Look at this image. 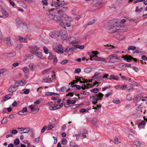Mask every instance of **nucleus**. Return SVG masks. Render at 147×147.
<instances>
[{
  "label": "nucleus",
  "mask_w": 147,
  "mask_h": 147,
  "mask_svg": "<svg viewBox=\"0 0 147 147\" xmlns=\"http://www.w3.org/2000/svg\"><path fill=\"white\" fill-rule=\"evenodd\" d=\"M54 10H56V9H52L47 12V15L48 17L50 19L58 21L59 24L61 25H63L64 23L63 21L61 19V17L55 15L54 12L53 11Z\"/></svg>",
  "instance_id": "f257e3e1"
},
{
  "label": "nucleus",
  "mask_w": 147,
  "mask_h": 147,
  "mask_svg": "<svg viewBox=\"0 0 147 147\" xmlns=\"http://www.w3.org/2000/svg\"><path fill=\"white\" fill-rule=\"evenodd\" d=\"M104 94L101 92H99L98 94L95 95L91 96L90 98V100L94 104H96L98 100H101L102 98L103 97Z\"/></svg>",
  "instance_id": "f03ea898"
},
{
  "label": "nucleus",
  "mask_w": 147,
  "mask_h": 147,
  "mask_svg": "<svg viewBox=\"0 0 147 147\" xmlns=\"http://www.w3.org/2000/svg\"><path fill=\"white\" fill-rule=\"evenodd\" d=\"M53 49L54 52L59 54H62L63 52V49L62 45L57 44L53 45Z\"/></svg>",
  "instance_id": "7ed1b4c3"
},
{
  "label": "nucleus",
  "mask_w": 147,
  "mask_h": 147,
  "mask_svg": "<svg viewBox=\"0 0 147 147\" xmlns=\"http://www.w3.org/2000/svg\"><path fill=\"white\" fill-rule=\"evenodd\" d=\"M64 5V1H60L59 0H53L52 1L51 5L55 7H62Z\"/></svg>",
  "instance_id": "20e7f679"
},
{
  "label": "nucleus",
  "mask_w": 147,
  "mask_h": 147,
  "mask_svg": "<svg viewBox=\"0 0 147 147\" xmlns=\"http://www.w3.org/2000/svg\"><path fill=\"white\" fill-rule=\"evenodd\" d=\"M127 30V28L124 26H120L116 28L113 32H123L126 31Z\"/></svg>",
  "instance_id": "39448f33"
},
{
  "label": "nucleus",
  "mask_w": 147,
  "mask_h": 147,
  "mask_svg": "<svg viewBox=\"0 0 147 147\" xmlns=\"http://www.w3.org/2000/svg\"><path fill=\"white\" fill-rule=\"evenodd\" d=\"M68 41L70 44H72L74 47L76 44L79 43V42L74 37H70L69 38Z\"/></svg>",
  "instance_id": "423d86ee"
},
{
  "label": "nucleus",
  "mask_w": 147,
  "mask_h": 147,
  "mask_svg": "<svg viewBox=\"0 0 147 147\" xmlns=\"http://www.w3.org/2000/svg\"><path fill=\"white\" fill-rule=\"evenodd\" d=\"M109 62L110 63H113L115 61L116 59L118 60L120 59L116 54H111L109 56Z\"/></svg>",
  "instance_id": "0eeeda50"
},
{
  "label": "nucleus",
  "mask_w": 147,
  "mask_h": 147,
  "mask_svg": "<svg viewBox=\"0 0 147 147\" xmlns=\"http://www.w3.org/2000/svg\"><path fill=\"white\" fill-rule=\"evenodd\" d=\"M35 105L34 104L32 105L29 106L28 108L30 109L32 113L33 114H35L37 113L39 110V108L36 109L35 108Z\"/></svg>",
  "instance_id": "6e6552de"
},
{
  "label": "nucleus",
  "mask_w": 147,
  "mask_h": 147,
  "mask_svg": "<svg viewBox=\"0 0 147 147\" xmlns=\"http://www.w3.org/2000/svg\"><path fill=\"white\" fill-rule=\"evenodd\" d=\"M59 35L62 39L64 40L66 39L67 36V34L66 30L61 31L59 33Z\"/></svg>",
  "instance_id": "1a4fd4ad"
},
{
  "label": "nucleus",
  "mask_w": 147,
  "mask_h": 147,
  "mask_svg": "<svg viewBox=\"0 0 147 147\" xmlns=\"http://www.w3.org/2000/svg\"><path fill=\"white\" fill-rule=\"evenodd\" d=\"M1 11L3 14V17L4 18H6L8 17L9 16L8 13L5 11L4 7L1 6Z\"/></svg>",
  "instance_id": "9d476101"
},
{
  "label": "nucleus",
  "mask_w": 147,
  "mask_h": 147,
  "mask_svg": "<svg viewBox=\"0 0 147 147\" xmlns=\"http://www.w3.org/2000/svg\"><path fill=\"white\" fill-rule=\"evenodd\" d=\"M32 53L36 55L38 57L40 58V59H42L45 60H46V59L45 58H42L43 55L42 53L40 52L37 51L36 52H32Z\"/></svg>",
  "instance_id": "9b49d317"
},
{
  "label": "nucleus",
  "mask_w": 147,
  "mask_h": 147,
  "mask_svg": "<svg viewBox=\"0 0 147 147\" xmlns=\"http://www.w3.org/2000/svg\"><path fill=\"white\" fill-rule=\"evenodd\" d=\"M122 58H123L125 60H126L127 61L129 62L131 61V60L132 59L133 57L130 55H126L125 56H123Z\"/></svg>",
  "instance_id": "f8f14e48"
},
{
  "label": "nucleus",
  "mask_w": 147,
  "mask_h": 147,
  "mask_svg": "<svg viewBox=\"0 0 147 147\" xmlns=\"http://www.w3.org/2000/svg\"><path fill=\"white\" fill-rule=\"evenodd\" d=\"M49 36L51 38L55 39L58 37L59 35L57 32H52L50 33Z\"/></svg>",
  "instance_id": "ddd939ff"
},
{
  "label": "nucleus",
  "mask_w": 147,
  "mask_h": 147,
  "mask_svg": "<svg viewBox=\"0 0 147 147\" xmlns=\"http://www.w3.org/2000/svg\"><path fill=\"white\" fill-rule=\"evenodd\" d=\"M19 28L20 30L22 31H27L28 30L27 26L25 24H24Z\"/></svg>",
  "instance_id": "4468645a"
},
{
  "label": "nucleus",
  "mask_w": 147,
  "mask_h": 147,
  "mask_svg": "<svg viewBox=\"0 0 147 147\" xmlns=\"http://www.w3.org/2000/svg\"><path fill=\"white\" fill-rule=\"evenodd\" d=\"M17 87L16 85L12 86L9 88L8 90L11 92H14L17 90Z\"/></svg>",
  "instance_id": "2eb2a0df"
},
{
  "label": "nucleus",
  "mask_w": 147,
  "mask_h": 147,
  "mask_svg": "<svg viewBox=\"0 0 147 147\" xmlns=\"http://www.w3.org/2000/svg\"><path fill=\"white\" fill-rule=\"evenodd\" d=\"M61 17L64 18L65 20L67 21H70L72 20V18L71 17L69 16L66 14H63L61 16Z\"/></svg>",
  "instance_id": "dca6fc26"
},
{
  "label": "nucleus",
  "mask_w": 147,
  "mask_h": 147,
  "mask_svg": "<svg viewBox=\"0 0 147 147\" xmlns=\"http://www.w3.org/2000/svg\"><path fill=\"white\" fill-rule=\"evenodd\" d=\"M16 53L14 52H11L9 53H5L4 55L9 57H12L15 56Z\"/></svg>",
  "instance_id": "f3484780"
},
{
  "label": "nucleus",
  "mask_w": 147,
  "mask_h": 147,
  "mask_svg": "<svg viewBox=\"0 0 147 147\" xmlns=\"http://www.w3.org/2000/svg\"><path fill=\"white\" fill-rule=\"evenodd\" d=\"M108 79L110 80L113 79L114 80H119V78L117 76L112 75L110 76Z\"/></svg>",
  "instance_id": "a211bd4d"
},
{
  "label": "nucleus",
  "mask_w": 147,
  "mask_h": 147,
  "mask_svg": "<svg viewBox=\"0 0 147 147\" xmlns=\"http://www.w3.org/2000/svg\"><path fill=\"white\" fill-rule=\"evenodd\" d=\"M11 97V94H8L6 95L3 98L1 102H4L9 99Z\"/></svg>",
  "instance_id": "6ab92c4d"
},
{
  "label": "nucleus",
  "mask_w": 147,
  "mask_h": 147,
  "mask_svg": "<svg viewBox=\"0 0 147 147\" xmlns=\"http://www.w3.org/2000/svg\"><path fill=\"white\" fill-rule=\"evenodd\" d=\"M39 49V48L36 46H34L32 47L31 49L30 52L32 53V52H36L37 51H38Z\"/></svg>",
  "instance_id": "aec40b11"
},
{
  "label": "nucleus",
  "mask_w": 147,
  "mask_h": 147,
  "mask_svg": "<svg viewBox=\"0 0 147 147\" xmlns=\"http://www.w3.org/2000/svg\"><path fill=\"white\" fill-rule=\"evenodd\" d=\"M16 22L19 28L24 24V23L22 22L21 20L19 18L17 19Z\"/></svg>",
  "instance_id": "412c9836"
},
{
  "label": "nucleus",
  "mask_w": 147,
  "mask_h": 147,
  "mask_svg": "<svg viewBox=\"0 0 147 147\" xmlns=\"http://www.w3.org/2000/svg\"><path fill=\"white\" fill-rule=\"evenodd\" d=\"M104 46H107V47H106V48L109 50H111L113 49H115L116 48L114 46L112 45H111L107 44L106 45H104Z\"/></svg>",
  "instance_id": "4be33fe9"
},
{
  "label": "nucleus",
  "mask_w": 147,
  "mask_h": 147,
  "mask_svg": "<svg viewBox=\"0 0 147 147\" xmlns=\"http://www.w3.org/2000/svg\"><path fill=\"white\" fill-rule=\"evenodd\" d=\"M141 98L138 95L136 96L133 99V100L135 103L138 102L140 101Z\"/></svg>",
  "instance_id": "5701e85b"
},
{
  "label": "nucleus",
  "mask_w": 147,
  "mask_h": 147,
  "mask_svg": "<svg viewBox=\"0 0 147 147\" xmlns=\"http://www.w3.org/2000/svg\"><path fill=\"white\" fill-rule=\"evenodd\" d=\"M81 134L82 135L84 138L86 137V134H88V131L87 130L85 129H83L81 131Z\"/></svg>",
  "instance_id": "b1692460"
},
{
  "label": "nucleus",
  "mask_w": 147,
  "mask_h": 147,
  "mask_svg": "<svg viewBox=\"0 0 147 147\" xmlns=\"http://www.w3.org/2000/svg\"><path fill=\"white\" fill-rule=\"evenodd\" d=\"M30 131V129L28 128H25L23 130L20 131V134L26 133H28Z\"/></svg>",
  "instance_id": "393cba45"
},
{
  "label": "nucleus",
  "mask_w": 147,
  "mask_h": 147,
  "mask_svg": "<svg viewBox=\"0 0 147 147\" xmlns=\"http://www.w3.org/2000/svg\"><path fill=\"white\" fill-rule=\"evenodd\" d=\"M134 144L138 147H141L142 144L139 141H134Z\"/></svg>",
  "instance_id": "a878e982"
},
{
  "label": "nucleus",
  "mask_w": 147,
  "mask_h": 147,
  "mask_svg": "<svg viewBox=\"0 0 147 147\" xmlns=\"http://www.w3.org/2000/svg\"><path fill=\"white\" fill-rule=\"evenodd\" d=\"M76 101L75 100H71L70 98H69L67 100V103L68 105L71 104H73L75 103Z\"/></svg>",
  "instance_id": "bb28decb"
},
{
  "label": "nucleus",
  "mask_w": 147,
  "mask_h": 147,
  "mask_svg": "<svg viewBox=\"0 0 147 147\" xmlns=\"http://www.w3.org/2000/svg\"><path fill=\"white\" fill-rule=\"evenodd\" d=\"M27 83L26 80H22L19 81L18 83L21 86H23L25 85Z\"/></svg>",
  "instance_id": "cd10ccee"
},
{
  "label": "nucleus",
  "mask_w": 147,
  "mask_h": 147,
  "mask_svg": "<svg viewBox=\"0 0 147 147\" xmlns=\"http://www.w3.org/2000/svg\"><path fill=\"white\" fill-rule=\"evenodd\" d=\"M97 61H102L105 62L106 59L103 58L99 57L98 56L96 57V60Z\"/></svg>",
  "instance_id": "c85d7f7f"
},
{
  "label": "nucleus",
  "mask_w": 147,
  "mask_h": 147,
  "mask_svg": "<svg viewBox=\"0 0 147 147\" xmlns=\"http://www.w3.org/2000/svg\"><path fill=\"white\" fill-rule=\"evenodd\" d=\"M23 71L25 73H27L29 72V68L27 67H24L22 69Z\"/></svg>",
  "instance_id": "c756f323"
},
{
  "label": "nucleus",
  "mask_w": 147,
  "mask_h": 147,
  "mask_svg": "<svg viewBox=\"0 0 147 147\" xmlns=\"http://www.w3.org/2000/svg\"><path fill=\"white\" fill-rule=\"evenodd\" d=\"M8 120L6 117L4 118L2 120L1 124L2 125H4L6 124L8 122Z\"/></svg>",
  "instance_id": "7c9ffc66"
},
{
  "label": "nucleus",
  "mask_w": 147,
  "mask_h": 147,
  "mask_svg": "<svg viewBox=\"0 0 147 147\" xmlns=\"http://www.w3.org/2000/svg\"><path fill=\"white\" fill-rule=\"evenodd\" d=\"M74 47L76 48H79L80 49H83L84 48V46L83 45H79L77 44L75 45Z\"/></svg>",
  "instance_id": "2f4dec72"
},
{
  "label": "nucleus",
  "mask_w": 147,
  "mask_h": 147,
  "mask_svg": "<svg viewBox=\"0 0 147 147\" xmlns=\"http://www.w3.org/2000/svg\"><path fill=\"white\" fill-rule=\"evenodd\" d=\"M136 48L135 46H129L128 48V50H131L134 51L136 49Z\"/></svg>",
  "instance_id": "473e14b6"
},
{
  "label": "nucleus",
  "mask_w": 147,
  "mask_h": 147,
  "mask_svg": "<svg viewBox=\"0 0 147 147\" xmlns=\"http://www.w3.org/2000/svg\"><path fill=\"white\" fill-rule=\"evenodd\" d=\"M5 43H6L7 44L9 45H11V44L10 42V38H6V39L5 40Z\"/></svg>",
  "instance_id": "72a5a7b5"
},
{
  "label": "nucleus",
  "mask_w": 147,
  "mask_h": 147,
  "mask_svg": "<svg viewBox=\"0 0 147 147\" xmlns=\"http://www.w3.org/2000/svg\"><path fill=\"white\" fill-rule=\"evenodd\" d=\"M19 40L21 42H27V39L26 38H23L22 37H19Z\"/></svg>",
  "instance_id": "f704fd0d"
},
{
  "label": "nucleus",
  "mask_w": 147,
  "mask_h": 147,
  "mask_svg": "<svg viewBox=\"0 0 147 147\" xmlns=\"http://www.w3.org/2000/svg\"><path fill=\"white\" fill-rule=\"evenodd\" d=\"M54 125H49L47 126V130L48 131L54 127Z\"/></svg>",
  "instance_id": "c9c22d12"
},
{
  "label": "nucleus",
  "mask_w": 147,
  "mask_h": 147,
  "mask_svg": "<svg viewBox=\"0 0 147 147\" xmlns=\"http://www.w3.org/2000/svg\"><path fill=\"white\" fill-rule=\"evenodd\" d=\"M20 141L18 138H16L15 140L14 144L16 145H18L19 144Z\"/></svg>",
  "instance_id": "e433bc0d"
},
{
  "label": "nucleus",
  "mask_w": 147,
  "mask_h": 147,
  "mask_svg": "<svg viewBox=\"0 0 147 147\" xmlns=\"http://www.w3.org/2000/svg\"><path fill=\"white\" fill-rule=\"evenodd\" d=\"M33 66L34 65L33 63H31L29 65V67L31 71H33L34 70Z\"/></svg>",
  "instance_id": "4c0bfd02"
},
{
  "label": "nucleus",
  "mask_w": 147,
  "mask_h": 147,
  "mask_svg": "<svg viewBox=\"0 0 147 147\" xmlns=\"http://www.w3.org/2000/svg\"><path fill=\"white\" fill-rule=\"evenodd\" d=\"M80 80L79 81V82L81 83H85V82H87V81L86 80H85L82 77L80 78Z\"/></svg>",
  "instance_id": "58836bf2"
},
{
  "label": "nucleus",
  "mask_w": 147,
  "mask_h": 147,
  "mask_svg": "<svg viewBox=\"0 0 147 147\" xmlns=\"http://www.w3.org/2000/svg\"><path fill=\"white\" fill-rule=\"evenodd\" d=\"M67 142V140L65 138H63L62 141V144L63 145H66Z\"/></svg>",
  "instance_id": "ea45409f"
},
{
  "label": "nucleus",
  "mask_w": 147,
  "mask_h": 147,
  "mask_svg": "<svg viewBox=\"0 0 147 147\" xmlns=\"http://www.w3.org/2000/svg\"><path fill=\"white\" fill-rule=\"evenodd\" d=\"M91 71V69L90 68H85L84 69V71L86 73H88Z\"/></svg>",
  "instance_id": "a19ab883"
},
{
  "label": "nucleus",
  "mask_w": 147,
  "mask_h": 147,
  "mask_svg": "<svg viewBox=\"0 0 147 147\" xmlns=\"http://www.w3.org/2000/svg\"><path fill=\"white\" fill-rule=\"evenodd\" d=\"M120 142H119V140L118 138L116 137L114 139V143L116 144H118L119 143H120Z\"/></svg>",
  "instance_id": "79ce46f5"
},
{
  "label": "nucleus",
  "mask_w": 147,
  "mask_h": 147,
  "mask_svg": "<svg viewBox=\"0 0 147 147\" xmlns=\"http://www.w3.org/2000/svg\"><path fill=\"white\" fill-rule=\"evenodd\" d=\"M146 123L144 121H142L140 123H139L138 124V127L139 128V127L141 125H146Z\"/></svg>",
  "instance_id": "37998d69"
},
{
  "label": "nucleus",
  "mask_w": 147,
  "mask_h": 147,
  "mask_svg": "<svg viewBox=\"0 0 147 147\" xmlns=\"http://www.w3.org/2000/svg\"><path fill=\"white\" fill-rule=\"evenodd\" d=\"M128 80L129 81V84L131 85H133L134 84H137L134 81H133L132 80H131V79L130 78H129V80Z\"/></svg>",
  "instance_id": "c03bdc74"
},
{
  "label": "nucleus",
  "mask_w": 147,
  "mask_h": 147,
  "mask_svg": "<svg viewBox=\"0 0 147 147\" xmlns=\"http://www.w3.org/2000/svg\"><path fill=\"white\" fill-rule=\"evenodd\" d=\"M69 145L71 147H76L78 146L74 143L72 142H70Z\"/></svg>",
  "instance_id": "a18cd8bd"
},
{
  "label": "nucleus",
  "mask_w": 147,
  "mask_h": 147,
  "mask_svg": "<svg viewBox=\"0 0 147 147\" xmlns=\"http://www.w3.org/2000/svg\"><path fill=\"white\" fill-rule=\"evenodd\" d=\"M90 91L95 93H96L98 91V88H95L93 89H91Z\"/></svg>",
  "instance_id": "49530a36"
},
{
  "label": "nucleus",
  "mask_w": 147,
  "mask_h": 147,
  "mask_svg": "<svg viewBox=\"0 0 147 147\" xmlns=\"http://www.w3.org/2000/svg\"><path fill=\"white\" fill-rule=\"evenodd\" d=\"M97 120L96 118H93L92 120V123L93 124L95 125L96 124Z\"/></svg>",
  "instance_id": "de8ad7c7"
},
{
  "label": "nucleus",
  "mask_w": 147,
  "mask_h": 147,
  "mask_svg": "<svg viewBox=\"0 0 147 147\" xmlns=\"http://www.w3.org/2000/svg\"><path fill=\"white\" fill-rule=\"evenodd\" d=\"M46 130H47V126L46 125L44 126L42 128L41 130V132L42 133H44Z\"/></svg>",
  "instance_id": "09e8293b"
},
{
  "label": "nucleus",
  "mask_w": 147,
  "mask_h": 147,
  "mask_svg": "<svg viewBox=\"0 0 147 147\" xmlns=\"http://www.w3.org/2000/svg\"><path fill=\"white\" fill-rule=\"evenodd\" d=\"M43 50L45 53L46 54H47L48 53V49L46 47H43Z\"/></svg>",
  "instance_id": "8fccbe9b"
},
{
  "label": "nucleus",
  "mask_w": 147,
  "mask_h": 147,
  "mask_svg": "<svg viewBox=\"0 0 147 147\" xmlns=\"http://www.w3.org/2000/svg\"><path fill=\"white\" fill-rule=\"evenodd\" d=\"M57 14L59 15H63V10H59L57 11Z\"/></svg>",
  "instance_id": "3c124183"
},
{
  "label": "nucleus",
  "mask_w": 147,
  "mask_h": 147,
  "mask_svg": "<svg viewBox=\"0 0 147 147\" xmlns=\"http://www.w3.org/2000/svg\"><path fill=\"white\" fill-rule=\"evenodd\" d=\"M71 49V48H70L69 47H67L66 48L64 49L63 50V51L66 53H68Z\"/></svg>",
  "instance_id": "603ef678"
},
{
  "label": "nucleus",
  "mask_w": 147,
  "mask_h": 147,
  "mask_svg": "<svg viewBox=\"0 0 147 147\" xmlns=\"http://www.w3.org/2000/svg\"><path fill=\"white\" fill-rule=\"evenodd\" d=\"M42 2L44 5H47L48 4L47 0H43L42 1Z\"/></svg>",
  "instance_id": "864d4df0"
},
{
  "label": "nucleus",
  "mask_w": 147,
  "mask_h": 147,
  "mask_svg": "<svg viewBox=\"0 0 147 147\" xmlns=\"http://www.w3.org/2000/svg\"><path fill=\"white\" fill-rule=\"evenodd\" d=\"M68 62V60L66 59L63 60L61 63V64L62 65H64L67 63Z\"/></svg>",
  "instance_id": "5fc2aeb1"
},
{
  "label": "nucleus",
  "mask_w": 147,
  "mask_h": 147,
  "mask_svg": "<svg viewBox=\"0 0 147 147\" xmlns=\"http://www.w3.org/2000/svg\"><path fill=\"white\" fill-rule=\"evenodd\" d=\"M23 45L22 44H20L18 45L16 47L17 50H20L22 47Z\"/></svg>",
  "instance_id": "6e6d98bb"
},
{
  "label": "nucleus",
  "mask_w": 147,
  "mask_h": 147,
  "mask_svg": "<svg viewBox=\"0 0 147 147\" xmlns=\"http://www.w3.org/2000/svg\"><path fill=\"white\" fill-rule=\"evenodd\" d=\"M127 88V85L126 84H124L121 87L120 89L122 90H125Z\"/></svg>",
  "instance_id": "4d7b16f0"
},
{
  "label": "nucleus",
  "mask_w": 147,
  "mask_h": 147,
  "mask_svg": "<svg viewBox=\"0 0 147 147\" xmlns=\"http://www.w3.org/2000/svg\"><path fill=\"white\" fill-rule=\"evenodd\" d=\"M127 99L128 101H130L131 99V95H127Z\"/></svg>",
  "instance_id": "13d9d810"
},
{
  "label": "nucleus",
  "mask_w": 147,
  "mask_h": 147,
  "mask_svg": "<svg viewBox=\"0 0 147 147\" xmlns=\"http://www.w3.org/2000/svg\"><path fill=\"white\" fill-rule=\"evenodd\" d=\"M18 133V131L16 129H13L11 130V133L13 134H16Z\"/></svg>",
  "instance_id": "bf43d9fd"
},
{
  "label": "nucleus",
  "mask_w": 147,
  "mask_h": 147,
  "mask_svg": "<svg viewBox=\"0 0 147 147\" xmlns=\"http://www.w3.org/2000/svg\"><path fill=\"white\" fill-rule=\"evenodd\" d=\"M142 105H141L136 108V109L137 110H140L142 108Z\"/></svg>",
  "instance_id": "052dcab7"
},
{
  "label": "nucleus",
  "mask_w": 147,
  "mask_h": 147,
  "mask_svg": "<svg viewBox=\"0 0 147 147\" xmlns=\"http://www.w3.org/2000/svg\"><path fill=\"white\" fill-rule=\"evenodd\" d=\"M113 102L115 103L118 104L120 103V101L119 99L114 100L113 101Z\"/></svg>",
  "instance_id": "680f3d73"
},
{
  "label": "nucleus",
  "mask_w": 147,
  "mask_h": 147,
  "mask_svg": "<svg viewBox=\"0 0 147 147\" xmlns=\"http://www.w3.org/2000/svg\"><path fill=\"white\" fill-rule=\"evenodd\" d=\"M81 71V69L80 68L76 69L75 70V73H78Z\"/></svg>",
  "instance_id": "e2e57ef3"
},
{
  "label": "nucleus",
  "mask_w": 147,
  "mask_h": 147,
  "mask_svg": "<svg viewBox=\"0 0 147 147\" xmlns=\"http://www.w3.org/2000/svg\"><path fill=\"white\" fill-rule=\"evenodd\" d=\"M51 78H46L45 79V82H49L51 81Z\"/></svg>",
  "instance_id": "0e129e2a"
},
{
  "label": "nucleus",
  "mask_w": 147,
  "mask_h": 147,
  "mask_svg": "<svg viewBox=\"0 0 147 147\" xmlns=\"http://www.w3.org/2000/svg\"><path fill=\"white\" fill-rule=\"evenodd\" d=\"M55 57L51 55H49L48 57L49 59L51 60L53 59Z\"/></svg>",
  "instance_id": "69168bd1"
},
{
  "label": "nucleus",
  "mask_w": 147,
  "mask_h": 147,
  "mask_svg": "<svg viewBox=\"0 0 147 147\" xmlns=\"http://www.w3.org/2000/svg\"><path fill=\"white\" fill-rule=\"evenodd\" d=\"M28 111V109L27 107H25L23 108L22 110V111L24 113L25 112H27Z\"/></svg>",
  "instance_id": "338daca9"
},
{
  "label": "nucleus",
  "mask_w": 147,
  "mask_h": 147,
  "mask_svg": "<svg viewBox=\"0 0 147 147\" xmlns=\"http://www.w3.org/2000/svg\"><path fill=\"white\" fill-rule=\"evenodd\" d=\"M142 59L143 60L146 61L147 60V57H146L144 55H143L142 56Z\"/></svg>",
  "instance_id": "774afa93"
}]
</instances>
